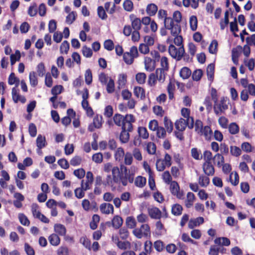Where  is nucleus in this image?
<instances>
[{
  "mask_svg": "<svg viewBox=\"0 0 255 255\" xmlns=\"http://www.w3.org/2000/svg\"><path fill=\"white\" fill-rule=\"evenodd\" d=\"M146 183V179L141 176H137L134 180L135 185L138 188L143 187Z\"/></svg>",
  "mask_w": 255,
  "mask_h": 255,
  "instance_id": "obj_39",
  "label": "nucleus"
},
{
  "mask_svg": "<svg viewBox=\"0 0 255 255\" xmlns=\"http://www.w3.org/2000/svg\"><path fill=\"white\" fill-rule=\"evenodd\" d=\"M191 156L195 160H200L202 158L201 151L196 147L192 148L191 149Z\"/></svg>",
  "mask_w": 255,
  "mask_h": 255,
  "instance_id": "obj_42",
  "label": "nucleus"
},
{
  "mask_svg": "<svg viewBox=\"0 0 255 255\" xmlns=\"http://www.w3.org/2000/svg\"><path fill=\"white\" fill-rule=\"evenodd\" d=\"M20 223L23 226H28L30 222L27 217L23 213H19L18 215Z\"/></svg>",
  "mask_w": 255,
  "mask_h": 255,
  "instance_id": "obj_60",
  "label": "nucleus"
},
{
  "mask_svg": "<svg viewBox=\"0 0 255 255\" xmlns=\"http://www.w3.org/2000/svg\"><path fill=\"white\" fill-rule=\"evenodd\" d=\"M98 79L101 84L104 85L112 78L104 73H101L98 75Z\"/></svg>",
  "mask_w": 255,
  "mask_h": 255,
  "instance_id": "obj_53",
  "label": "nucleus"
},
{
  "mask_svg": "<svg viewBox=\"0 0 255 255\" xmlns=\"http://www.w3.org/2000/svg\"><path fill=\"white\" fill-rule=\"evenodd\" d=\"M113 121L115 125L118 127H128V130L131 131L132 129V123L135 121L134 118L132 115L127 114L125 116L116 114L113 117Z\"/></svg>",
  "mask_w": 255,
  "mask_h": 255,
  "instance_id": "obj_2",
  "label": "nucleus"
},
{
  "mask_svg": "<svg viewBox=\"0 0 255 255\" xmlns=\"http://www.w3.org/2000/svg\"><path fill=\"white\" fill-rule=\"evenodd\" d=\"M171 165V157L167 153L165 154L163 159H158L156 162V168L157 171H162L166 167Z\"/></svg>",
  "mask_w": 255,
  "mask_h": 255,
  "instance_id": "obj_6",
  "label": "nucleus"
},
{
  "mask_svg": "<svg viewBox=\"0 0 255 255\" xmlns=\"http://www.w3.org/2000/svg\"><path fill=\"white\" fill-rule=\"evenodd\" d=\"M148 213L149 216L155 219H160L161 217V212L157 207H151L148 209Z\"/></svg>",
  "mask_w": 255,
  "mask_h": 255,
  "instance_id": "obj_20",
  "label": "nucleus"
},
{
  "mask_svg": "<svg viewBox=\"0 0 255 255\" xmlns=\"http://www.w3.org/2000/svg\"><path fill=\"white\" fill-rule=\"evenodd\" d=\"M158 10L157 6L153 3L147 4L146 7V12L148 15L152 16L156 14Z\"/></svg>",
  "mask_w": 255,
  "mask_h": 255,
  "instance_id": "obj_24",
  "label": "nucleus"
},
{
  "mask_svg": "<svg viewBox=\"0 0 255 255\" xmlns=\"http://www.w3.org/2000/svg\"><path fill=\"white\" fill-rule=\"evenodd\" d=\"M191 71L187 67H182L179 71V75L183 79H187L191 76Z\"/></svg>",
  "mask_w": 255,
  "mask_h": 255,
  "instance_id": "obj_35",
  "label": "nucleus"
},
{
  "mask_svg": "<svg viewBox=\"0 0 255 255\" xmlns=\"http://www.w3.org/2000/svg\"><path fill=\"white\" fill-rule=\"evenodd\" d=\"M77 94L82 96V101L81 105L84 110L86 111L87 115L89 117H92L94 115V112L89 106V103L88 102V98L89 96L88 90L87 88L84 89L83 91L77 90Z\"/></svg>",
  "mask_w": 255,
  "mask_h": 255,
  "instance_id": "obj_4",
  "label": "nucleus"
},
{
  "mask_svg": "<svg viewBox=\"0 0 255 255\" xmlns=\"http://www.w3.org/2000/svg\"><path fill=\"white\" fill-rule=\"evenodd\" d=\"M214 162L217 166L221 167L224 163V157L221 153H217L213 157Z\"/></svg>",
  "mask_w": 255,
  "mask_h": 255,
  "instance_id": "obj_47",
  "label": "nucleus"
},
{
  "mask_svg": "<svg viewBox=\"0 0 255 255\" xmlns=\"http://www.w3.org/2000/svg\"><path fill=\"white\" fill-rule=\"evenodd\" d=\"M218 43L217 40H213L209 46V52L212 54H216L218 51Z\"/></svg>",
  "mask_w": 255,
  "mask_h": 255,
  "instance_id": "obj_48",
  "label": "nucleus"
},
{
  "mask_svg": "<svg viewBox=\"0 0 255 255\" xmlns=\"http://www.w3.org/2000/svg\"><path fill=\"white\" fill-rule=\"evenodd\" d=\"M126 225L128 229H134L136 227V221L133 216H128L125 221Z\"/></svg>",
  "mask_w": 255,
  "mask_h": 255,
  "instance_id": "obj_28",
  "label": "nucleus"
},
{
  "mask_svg": "<svg viewBox=\"0 0 255 255\" xmlns=\"http://www.w3.org/2000/svg\"><path fill=\"white\" fill-rule=\"evenodd\" d=\"M135 78L138 84H143L145 82L146 75L143 72H139L135 75Z\"/></svg>",
  "mask_w": 255,
  "mask_h": 255,
  "instance_id": "obj_46",
  "label": "nucleus"
},
{
  "mask_svg": "<svg viewBox=\"0 0 255 255\" xmlns=\"http://www.w3.org/2000/svg\"><path fill=\"white\" fill-rule=\"evenodd\" d=\"M28 79L30 85L32 87H35L38 85V79L36 73L31 71L29 73Z\"/></svg>",
  "mask_w": 255,
  "mask_h": 255,
  "instance_id": "obj_31",
  "label": "nucleus"
},
{
  "mask_svg": "<svg viewBox=\"0 0 255 255\" xmlns=\"http://www.w3.org/2000/svg\"><path fill=\"white\" fill-rule=\"evenodd\" d=\"M189 122H190V121L183 118L177 120L174 124L176 129L179 131H184L186 129V127H188L189 125L188 124Z\"/></svg>",
  "mask_w": 255,
  "mask_h": 255,
  "instance_id": "obj_13",
  "label": "nucleus"
},
{
  "mask_svg": "<svg viewBox=\"0 0 255 255\" xmlns=\"http://www.w3.org/2000/svg\"><path fill=\"white\" fill-rule=\"evenodd\" d=\"M54 231L56 234L61 236H65L66 234L65 227L61 224H55L54 225Z\"/></svg>",
  "mask_w": 255,
  "mask_h": 255,
  "instance_id": "obj_22",
  "label": "nucleus"
},
{
  "mask_svg": "<svg viewBox=\"0 0 255 255\" xmlns=\"http://www.w3.org/2000/svg\"><path fill=\"white\" fill-rule=\"evenodd\" d=\"M144 69L146 71L151 72L153 71L155 68V61L152 59L150 57L145 56L144 58Z\"/></svg>",
  "mask_w": 255,
  "mask_h": 255,
  "instance_id": "obj_12",
  "label": "nucleus"
},
{
  "mask_svg": "<svg viewBox=\"0 0 255 255\" xmlns=\"http://www.w3.org/2000/svg\"><path fill=\"white\" fill-rule=\"evenodd\" d=\"M225 98L223 97L221 98L219 104L215 103L214 110L216 114L218 115L227 109L228 106L225 104Z\"/></svg>",
  "mask_w": 255,
  "mask_h": 255,
  "instance_id": "obj_15",
  "label": "nucleus"
},
{
  "mask_svg": "<svg viewBox=\"0 0 255 255\" xmlns=\"http://www.w3.org/2000/svg\"><path fill=\"white\" fill-rule=\"evenodd\" d=\"M182 3L185 7L191 6L194 9L197 8L199 5L198 0H183Z\"/></svg>",
  "mask_w": 255,
  "mask_h": 255,
  "instance_id": "obj_41",
  "label": "nucleus"
},
{
  "mask_svg": "<svg viewBox=\"0 0 255 255\" xmlns=\"http://www.w3.org/2000/svg\"><path fill=\"white\" fill-rule=\"evenodd\" d=\"M199 134L203 135L205 137V139L209 140L211 139L212 136V131L209 126H205Z\"/></svg>",
  "mask_w": 255,
  "mask_h": 255,
  "instance_id": "obj_25",
  "label": "nucleus"
},
{
  "mask_svg": "<svg viewBox=\"0 0 255 255\" xmlns=\"http://www.w3.org/2000/svg\"><path fill=\"white\" fill-rule=\"evenodd\" d=\"M125 151L122 147L117 148L115 153V158L117 161H121L125 156Z\"/></svg>",
  "mask_w": 255,
  "mask_h": 255,
  "instance_id": "obj_55",
  "label": "nucleus"
},
{
  "mask_svg": "<svg viewBox=\"0 0 255 255\" xmlns=\"http://www.w3.org/2000/svg\"><path fill=\"white\" fill-rule=\"evenodd\" d=\"M123 219L118 215L115 216L112 220V226L115 229L120 228L123 225Z\"/></svg>",
  "mask_w": 255,
  "mask_h": 255,
  "instance_id": "obj_30",
  "label": "nucleus"
},
{
  "mask_svg": "<svg viewBox=\"0 0 255 255\" xmlns=\"http://www.w3.org/2000/svg\"><path fill=\"white\" fill-rule=\"evenodd\" d=\"M100 221V216L97 214H95L93 216L92 221L90 224V228L92 230H95L97 228L98 223Z\"/></svg>",
  "mask_w": 255,
  "mask_h": 255,
  "instance_id": "obj_62",
  "label": "nucleus"
},
{
  "mask_svg": "<svg viewBox=\"0 0 255 255\" xmlns=\"http://www.w3.org/2000/svg\"><path fill=\"white\" fill-rule=\"evenodd\" d=\"M168 52L171 57L179 61L181 60L183 56L185 53V49L184 46H180L177 48L171 44L168 47Z\"/></svg>",
  "mask_w": 255,
  "mask_h": 255,
  "instance_id": "obj_5",
  "label": "nucleus"
},
{
  "mask_svg": "<svg viewBox=\"0 0 255 255\" xmlns=\"http://www.w3.org/2000/svg\"><path fill=\"white\" fill-rule=\"evenodd\" d=\"M151 20H152L149 16L143 17L141 19V24L144 25V27L143 30L145 33H148L149 32V29L147 27V26L150 24Z\"/></svg>",
  "mask_w": 255,
  "mask_h": 255,
  "instance_id": "obj_49",
  "label": "nucleus"
},
{
  "mask_svg": "<svg viewBox=\"0 0 255 255\" xmlns=\"http://www.w3.org/2000/svg\"><path fill=\"white\" fill-rule=\"evenodd\" d=\"M163 124L167 132L171 133L173 129V124L171 121L166 116L164 117Z\"/></svg>",
  "mask_w": 255,
  "mask_h": 255,
  "instance_id": "obj_33",
  "label": "nucleus"
},
{
  "mask_svg": "<svg viewBox=\"0 0 255 255\" xmlns=\"http://www.w3.org/2000/svg\"><path fill=\"white\" fill-rule=\"evenodd\" d=\"M133 93L136 97L143 99L145 98V92L144 89L138 86L135 87L133 89Z\"/></svg>",
  "mask_w": 255,
  "mask_h": 255,
  "instance_id": "obj_37",
  "label": "nucleus"
},
{
  "mask_svg": "<svg viewBox=\"0 0 255 255\" xmlns=\"http://www.w3.org/2000/svg\"><path fill=\"white\" fill-rule=\"evenodd\" d=\"M19 79L15 76L14 73H11L8 78V84L9 85H15V87H17L19 83Z\"/></svg>",
  "mask_w": 255,
  "mask_h": 255,
  "instance_id": "obj_34",
  "label": "nucleus"
},
{
  "mask_svg": "<svg viewBox=\"0 0 255 255\" xmlns=\"http://www.w3.org/2000/svg\"><path fill=\"white\" fill-rule=\"evenodd\" d=\"M132 234L137 239L142 238H149L151 236V230L148 224H142L139 228L134 229L132 231Z\"/></svg>",
  "mask_w": 255,
  "mask_h": 255,
  "instance_id": "obj_3",
  "label": "nucleus"
},
{
  "mask_svg": "<svg viewBox=\"0 0 255 255\" xmlns=\"http://www.w3.org/2000/svg\"><path fill=\"white\" fill-rule=\"evenodd\" d=\"M21 57L20 52L18 50H15L14 54H12L10 56V64L12 66L16 62L20 60Z\"/></svg>",
  "mask_w": 255,
  "mask_h": 255,
  "instance_id": "obj_43",
  "label": "nucleus"
},
{
  "mask_svg": "<svg viewBox=\"0 0 255 255\" xmlns=\"http://www.w3.org/2000/svg\"><path fill=\"white\" fill-rule=\"evenodd\" d=\"M182 211V206L178 204L173 205L172 207L171 212L172 213L176 216H178L181 214Z\"/></svg>",
  "mask_w": 255,
  "mask_h": 255,
  "instance_id": "obj_58",
  "label": "nucleus"
},
{
  "mask_svg": "<svg viewBox=\"0 0 255 255\" xmlns=\"http://www.w3.org/2000/svg\"><path fill=\"white\" fill-rule=\"evenodd\" d=\"M164 71H165V70L158 68H157L155 71L156 78L161 82H163L165 80V74Z\"/></svg>",
  "mask_w": 255,
  "mask_h": 255,
  "instance_id": "obj_54",
  "label": "nucleus"
},
{
  "mask_svg": "<svg viewBox=\"0 0 255 255\" xmlns=\"http://www.w3.org/2000/svg\"><path fill=\"white\" fill-rule=\"evenodd\" d=\"M189 22L191 30L193 31L196 30L198 26V19L196 16H190L189 19Z\"/></svg>",
  "mask_w": 255,
  "mask_h": 255,
  "instance_id": "obj_38",
  "label": "nucleus"
},
{
  "mask_svg": "<svg viewBox=\"0 0 255 255\" xmlns=\"http://www.w3.org/2000/svg\"><path fill=\"white\" fill-rule=\"evenodd\" d=\"M129 131L128 130V127H124L121 132L120 139L122 143H126L128 142L129 139Z\"/></svg>",
  "mask_w": 255,
  "mask_h": 255,
  "instance_id": "obj_23",
  "label": "nucleus"
},
{
  "mask_svg": "<svg viewBox=\"0 0 255 255\" xmlns=\"http://www.w3.org/2000/svg\"><path fill=\"white\" fill-rule=\"evenodd\" d=\"M36 72L39 77H43L45 73V68L43 63L40 62L36 66Z\"/></svg>",
  "mask_w": 255,
  "mask_h": 255,
  "instance_id": "obj_56",
  "label": "nucleus"
},
{
  "mask_svg": "<svg viewBox=\"0 0 255 255\" xmlns=\"http://www.w3.org/2000/svg\"><path fill=\"white\" fill-rule=\"evenodd\" d=\"M242 149L246 152H251L254 150V147L248 142H244L241 145Z\"/></svg>",
  "mask_w": 255,
  "mask_h": 255,
  "instance_id": "obj_63",
  "label": "nucleus"
},
{
  "mask_svg": "<svg viewBox=\"0 0 255 255\" xmlns=\"http://www.w3.org/2000/svg\"><path fill=\"white\" fill-rule=\"evenodd\" d=\"M181 116L185 118V120L190 121V123L188 125V128L192 129L194 127V119L193 117H190V111L189 109L185 108H182L181 110Z\"/></svg>",
  "mask_w": 255,
  "mask_h": 255,
  "instance_id": "obj_14",
  "label": "nucleus"
},
{
  "mask_svg": "<svg viewBox=\"0 0 255 255\" xmlns=\"http://www.w3.org/2000/svg\"><path fill=\"white\" fill-rule=\"evenodd\" d=\"M106 90L108 93L112 94L114 92L115 90V84L114 80L112 79H110V81L108 82L106 85Z\"/></svg>",
  "mask_w": 255,
  "mask_h": 255,
  "instance_id": "obj_51",
  "label": "nucleus"
},
{
  "mask_svg": "<svg viewBox=\"0 0 255 255\" xmlns=\"http://www.w3.org/2000/svg\"><path fill=\"white\" fill-rule=\"evenodd\" d=\"M215 65L213 64H210L207 67L206 73L207 79L211 83L214 80Z\"/></svg>",
  "mask_w": 255,
  "mask_h": 255,
  "instance_id": "obj_27",
  "label": "nucleus"
},
{
  "mask_svg": "<svg viewBox=\"0 0 255 255\" xmlns=\"http://www.w3.org/2000/svg\"><path fill=\"white\" fill-rule=\"evenodd\" d=\"M160 64L161 67L159 69H162L165 71H167L169 68L168 60L166 57L163 56L161 57L160 60Z\"/></svg>",
  "mask_w": 255,
  "mask_h": 255,
  "instance_id": "obj_59",
  "label": "nucleus"
},
{
  "mask_svg": "<svg viewBox=\"0 0 255 255\" xmlns=\"http://www.w3.org/2000/svg\"><path fill=\"white\" fill-rule=\"evenodd\" d=\"M175 81L173 80H170L168 84L167 90L168 95V98L172 100L174 99V91L175 90Z\"/></svg>",
  "mask_w": 255,
  "mask_h": 255,
  "instance_id": "obj_18",
  "label": "nucleus"
},
{
  "mask_svg": "<svg viewBox=\"0 0 255 255\" xmlns=\"http://www.w3.org/2000/svg\"><path fill=\"white\" fill-rule=\"evenodd\" d=\"M121 172L118 166H114L112 168V178L113 181L115 183H122L125 186L128 184V181L130 183H132L133 181V173L131 175L127 174V168L124 165H121L120 167Z\"/></svg>",
  "mask_w": 255,
  "mask_h": 255,
  "instance_id": "obj_1",
  "label": "nucleus"
},
{
  "mask_svg": "<svg viewBox=\"0 0 255 255\" xmlns=\"http://www.w3.org/2000/svg\"><path fill=\"white\" fill-rule=\"evenodd\" d=\"M157 17L158 19L160 20H163L164 22H167L169 21V19H171L170 17H167L166 11L162 9H160L158 11Z\"/></svg>",
  "mask_w": 255,
  "mask_h": 255,
  "instance_id": "obj_50",
  "label": "nucleus"
},
{
  "mask_svg": "<svg viewBox=\"0 0 255 255\" xmlns=\"http://www.w3.org/2000/svg\"><path fill=\"white\" fill-rule=\"evenodd\" d=\"M117 246L121 250H127L130 248L131 244L128 241H120L117 243Z\"/></svg>",
  "mask_w": 255,
  "mask_h": 255,
  "instance_id": "obj_57",
  "label": "nucleus"
},
{
  "mask_svg": "<svg viewBox=\"0 0 255 255\" xmlns=\"http://www.w3.org/2000/svg\"><path fill=\"white\" fill-rule=\"evenodd\" d=\"M31 208L32 214L34 218L39 219L44 223H49V219L40 212L39 209V206L37 204L33 203L31 205Z\"/></svg>",
  "mask_w": 255,
  "mask_h": 255,
  "instance_id": "obj_8",
  "label": "nucleus"
},
{
  "mask_svg": "<svg viewBox=\"0 0 255 255\" xmlns=\"http://www.w3.org/2000/svg\"><path fill=\"white\" fill-rule=\"evenodd\" d=\"M229 132L231 134H236L239 132L240 128L236 123H231L228 126Z\"/></svg>",
  "mask_w": 255,
  "mask_h": 255,
  "instance_id": "obj_44",
  "label": "nucleus"
},
{
  "mask_svg": "<svg viewBox=\"0 0 255 255\" xmlns=\"http://www.w3.org/2000/svg\"><path fill=\"white\" fill-rule=\"evenodd\" d=\"M50 244L53 246H57L60 244V239L59 236L56 234H52L48 237Z\"/></svg>",
  "mask_w": 255,
  "mask_h": 255,
  "instance_id": "obj_32",
  "label": "nucleus"
},
{
  "mask_svg": "<svg viewBox=\"0 0 255 255\" xmlns=\"http://www.w3.org/2000/svg\"><path fill=\"white\" fill-rule=\"evenodd\" d=\"M203 169L207 175H213L215 172L214 166L211 162H205L203 164Z\"/></svg>",
  "mask_w": 255,
  "mask_h": 255,
  "instance_id": "obj_21",
  "label": "nucleus"
},
{
  "mask_svg": "<svg viewBox=\"0 0 255 255\" xmlns=\"http://www.w3.org/2000/svg\"><path fill=\"white\" fill-rule=\"evenodd\" d=\"M169 21L164 22V26L170 31L172 36L179 34L181 31V27L178 23H175L172 19H169Z\"/></svg>",
  "mask_w": 255,
  "mask_h": 255,
  "instance_id": "obj_7",
  "label": "nucleus"
},
{
  "mask_svg": "<svg viewBox=\"0 0 255 255\" xmlns=\"http://www.w3.org/2000/svg\"><path fill=\"white\" fill-rule=\"evenodd\" d=\"M36 146L38 148V152H41L40 149L46 146V141L45 136L39 134L36 138Z\"/></svg>",
  "mask_w": 255,
  "mask_h": 255,
  "instance_id": "obj_26",
  "label": "nucleus"
},
{
  "mask_svg": "<svg viewBox=\"0 0 255 255\" xmlns=\"http://www.w3.org/2000/svg\"><path fill=\"white\" fill-rule=\"evenodd\" d=\"M11 96L12 100L15 103H17L19 102L21 103H24L26 102L25 97L19 94L18 90L16 87L12 88Z\"/></svg>",
  "mask_w": 255,
  "mask_h": 255,
  "instance_id": "obj_11",
  "label": "nucleus"
},
{
  "mask_svg": "<svg viewBox=\"0 0 255 255\" xmlns=\"http://www.w3.org/2000/svg\"><path fill=\"white\" fill-rule=\"evenodd\" d=\"M103 118L101 116H96L93 121L92 124H90L88 127V129L90 131H93L95 128H99L102 126Z\"/></svg>",
  "mask_w": 255,
  "mask_h": 255,
  "instance_id": "obj_10",
  "label": "nucleus"
},
{
  "mask_svg": "<svg viewBox=\"0 0 255 255\" xmlns=\"http://www.w3.org/2000/svg\"><path fill=\"white\" fill-rule=\"evenodd\" d=\"M229 13L228 11H226L224 13V18L221 19L220 22V28L222 30H224L229 24Z\"/></svg>",
  "mask_w": 255,
  "mask_h": 255,
  "instance_id": "obj_45",
  "label": "nucleus"
},
{
  "mask_svg": "<svg viewBox=\"0 0 255 255\" xmlns=\"http://www.w3.org/2000/svg\"><path fill=\"white\" fill-rule=\"evenodd\" d=\"M100 210L102 213L105 214H113L114 213V207L110 203H102L100 206Z\"/></svg>",
  "mask_w": 255,
  "mask_h": 255,
  "instance_id": "obj_17",
  "label": "nucleus"
},
{
  "mask_svg": "<svg viewBox=\"0 0 255 255\" xmlns=\"http://www.w3.org/2000/svg\"><path fill=\"white\" fill-rule=\"evenodd\" d=\"M198 183L201 186L206 187L210 183V179L209 177L202 175L199 178Z\"/></svg>",
  "mask_w": 255,
  "mask_h": 255,
  "instance_id": "obj_61",
  "label": "nucleus"
},
{
  "mask_svg": "<svg viewBox=\"0 0 255 255\" xmlns=\"http://www.w3.org/2000/svg\"><path fill=\"white\" fill-rule=\"evenodd\" d=\"M214 243L217 245L228 246L230 245V241L226 237L217 238L214 240Z\"/></svg>",
  "mask_w": 255,
  "mask_h": 255,
  "instance_id": "obj_40",
  "label": "nucleus"
},
{
  "mask_svg": "<svg viewBox=\"0 0 255 255\" xmlns=\"http://www.w3.org/2000/svg\"><path fill=\"white\" fill-rule=\"evenodd\" d=\"M131 26L135 30H138L141 28V21L140 18L136 17L133 14L130 15Z\"/></svg>",
  "mask_w": 255,
  "mask_h": 255,
  "instance_id": "obj_19",
  "label": "nucleus"
},
{
  "mask_svg": "<svg viewBox=\"0 0 255 255\" xmlns=\"http://www.w3.org/2000/svg\"><path fill=\"white\" fill-rule=\"evenodd\" d=\"M82 53L83 55L86 58H90L93 54L92 49L86 45L82 47Z\"/></svg>",
  "mask_w": 255,
  "mask_h": 255,
  "instance_id": "obj_64",
  "label": "nucleus"
},
{
  "mask_svg": "<svg viewBox=\"0 0 255 255\" xmlns=\"http://www.w3.org/2000/svg\"><path fill=\"white\" fill-rule=\"evenodd\" d=\"M127 82V75L125 73H120L117 77V87L119 89L123 88Z\"/></svg>",
  "mask_w": 255,
  "mask_h": 255,
  "instance_id": "obj_16",
  "label": "nucleus"
},
{
  "mask_svg": "<svg viewBox=\"0 0 255 255\" xmlns=\"http://www.w3.org/2000/svg\"><path fill=\"white\" fill-rule=\"evenodd\" d=\"M195 200V197L192 192H188L186 195V199L185 201V205L188 208L191 207Z\"/></svg>",
  "mask_w": 255,
  "mask_h": 255,
  "instance_id": "obj_29",
  "label": "nucleus"
},
{
  "mask_svg": "<svg viewBox=\"0 0 255 255\" xmlns=\"http://www.w3.org/2000/svg\"><path fill=\"white\" fill-rule=\"evenodd\" d=\"M170 191L171 193L178 199L182 198L183 193L180 190V187L176 181H171L170 183Z\"/></svg>",
  "mask_w": 255,
  "mask_h": 255,
  "instance_id": "obj_9",
  "label": "nucleus"
},
{
  "mask_svg": "<svg viewBox=\"0 0 255 255\" xmlns=\"http://www.w3.org/2000/svg\"><path fill=\"white\" fill-rule=\"evenodd\" d=\"M138 133L139 136L143 139H147L149 137V134L147 129L145 127H139L138 128Z\"/></svg>",
  "mask_w": 255,
  "mask_h": 255,
  "instance_id": "obj_52",
  "label": "nucleus"
},
{
  "mask_svg": "<svg viewBox=\"0 0 255 255\" xmlns=\"http://www.w3.org/2000/svg\"><path fill=\"white\" fill-rule=\"evenodd\" d=\"M229 181L232 185L236 186L239 183V176L236 171L230 173Z\"/></svg>",
  "mask_w": 255,
  "mask_h": 255,
  "instance_id": "obj_36",
  "label": "nucleus"
}]
</instances>
